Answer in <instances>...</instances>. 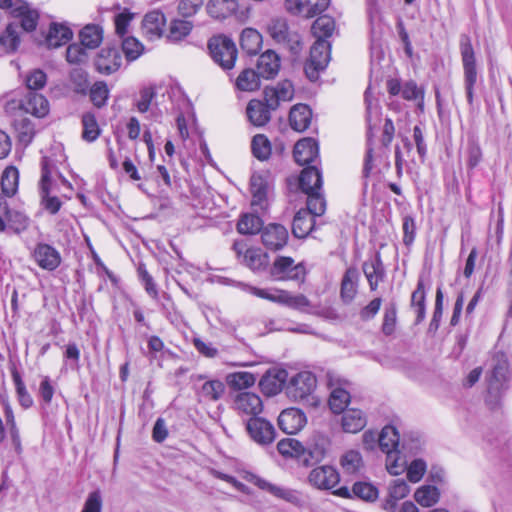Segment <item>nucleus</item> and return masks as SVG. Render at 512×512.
Here are the masks:
<instances>
[{"label": "nucleus", "instance_id": "obj_44", "mask_svg": "<svg viewBox=\"0 0 512 512\" xmlns=\"http://www.w3.org/2000/svg\"><path fill=\"white\" fill-rule=\"evenodd\" d=\"M193 24L187 20L174 19L170 22L167 39L171 42H178L188 36Z\"/></svg>", "mask_w": 512, "mask_h": 512}, {"label": "nucleus", "instance_id": "obj_22", "mask_svg": "<svg viewBox=\"0 0 512 512\" xmlns=\"http://www.w3.org/2000/svg\"><path fill=\"white\" fill-rule=\"evenodd\" d=\"M166 19L162 12L155 10L147 13L142 21V31L149 40L159 39L163 34Z\"/></svg>", "mask_w": 512, "mask_h": 512}, {"label": "nucleus", "instance_id": "obj_28", "mask_svg": "<svg viewBox=\"0 0 512 512\" xmlns=\"http://www.w3.org/2000/svg\"><path fill=\"white\" fill-rule=\"evenodd\" d=\"M367 424L365 414L359 409H348L343 412L341 426L346 433H358Z\"/></svg>", "mask_w": 512, "mask_h": 512}, {"label": "nucleus", "instance_id": "obj_39", "mask_svg": "<svg viewBox=\"0 0 512 512\" xmlns=\"http://www.w3.org/2000/svg\"><path fill=\"white\" fill-rule=\"evenodd\" d=\"M282 305H286L292 309H296L302 312L317 314V312L313 309L309 299L303 294H291L290 292L284 290Z\"/></svg>", "mask_w": 512, "mask_h": 512}, {"label": "nucleus", "instance_id": "obj_7", "mask_svg": "<svg viewBox=\"0 0 512 512\" xmlns=\"http://www.w3.org/2000/svg\"><path fill=\"white\" fill-rule=\"evenodd\" d=\"M330 60V44L326 40H316L310 50L309 60L305 64V73L311 81L318 79Z\"/></svg>", "mask_w": 512, "mask_h": 512}, {"label": "nucleus", "instance_id": "obj_25", "mask_svg": "<svg viewBox=\"0 0 512 512\" xmlns=\"http://www.w3.org/2000/svg\"><path fill=\"white\" fill-rule=\"evenodd\" d=\"M280 69V58L272 50H267L260 55L257 62V74L261 78L271 79L275 77Z\"/></svg>", "mask_w": 512, "mask_h": 512}, {"label": "nucleus", "instance_id": "obj_26", "mask_svg": "<svg viewBox=\"0 0 512 512\" xmlns=\"http://www.w3.org/2000/svg\"><path fill=\"white\" fill-rule=\"evenodd\" d=\"M225 392V385L220 380H206L196 389L199 401L216 402L220 400Z\"/></svg>", "mask_w": 512, "mask_h": 512}, {"label": "nucleus", "instance_id": "obj_9", "mask_svg": "<svg viewBox=\"0 0 512 512\" xmlns=\"http://www.w3.org/2000/svg\"><path fill=\"white\" fill-rule=\"evenodd\" d=\"M250 190L253 210L257 213L265 212L268 209L269 193L271 190V183L268 177L262 174H253L250 180Z\"/></svg>", "mask_w": 512, "mask_h": 512}, {"label": "nucleus", "instance_id": "obj_47", "mask_svg": "<svg viewBox=\"0 0 512 512\" xmlns=\"http://www.w3.org/2000/svg\"><path fill=\"white\" fill-rule=\"evenodd\" d=\"M19 172L15 167H7L1 178L2 193L7 196H13L18 189Z\"/></svg>", "mask_w": 512, "mask_h": 512}, {"label": "nucleus", "instance_id": "obj_52", "mask_svg": "<svg viewBox=\"0 0 512 512\" xmlns=\"http://www.w3.org/2000/svg\"><path fill=\"white\" fill-rule=\"evenodd\" d=\"M411 306L417 314L416 322H421L425 318V289L422 280L418 281L417 288L412 293Z\"/></svg>", "mask_w": 512, "mask_h": 512}, {"label": "nucleus", "instance_id": "obj_18", "mask_svg": "<svg viewBox=\"0 0 512 512\" xmlns=\"http://www.w3.org/2000/svg\"><path fill=\"white\" fill-rule=\"evenodd\" d=\"M306 423L305 414L297 408L283 410L278 417L280 429L287 434H295L300 431Z\"/></svg>", "mask_w": 512, "mask_h": 512}, {"label": "nucleus", "instance_id": "obj_16", "mask_svg": "<svg viewBox=\"0 0 512 512\" xmlns=\"http://www.w3.org/2000/svg\"><path fill=\"white\" fill-rule=\"evenodd\" d=\"M32 255L35 262L44 270L53 271L61 264L60 253L49 244H37Z\"/></svg>", "mask_w": 512, "mask_h": 512}, {"label": "nucleus", "instance_id": "obj_54", "mask_svg": "<svg viewBox=\"0 0 512 512\" xmlns=\"http://www.w3.org/2000/svg\"><path fill=\"white\" fill-rule=\"evenodd\" d=\"M278 452L286 457H300L302 459L303 445L293 438H285L277 444Z\"/></svg>", "mask_w": 512, "mask_h": 512}, {"label": "nucleus", "instance_id": "obj_21", "mask_svg": "<svg viewBox=\"0 0 512 512\" xmlns=\"http://www.w3.org/2000/svg\"><path fill=\"white\" fill-rule=\"evenodd\" d=\"M20 109L37 118H43L49 113V102L43 95L29 91L21 101Z\"/></svg>", "mask_w": 512, "mask_h": 512}, {"label": "nucleus", "instance_id": "obj_49", "mask_svg": "<svg viewBox=\"0 0 512 512\" xmlns=\"http://www.w3.org/2000/svg\"><path fill=\"white\" fill-rule=\"evenodd\" d=\"M410 491L408 484L403 479L394 480L389 487V499L386 508H394L396 502L405 498Z\"/></svg>", "mask_w": 512, "mask_h": 512}, {"label": "nucleus", "instance_id": "obj_40", "mask_svg": "<svg viewBox=\"0 0 512 512\" xmlns=\"http://www.w3.org/2000/svg\"><path fill=\"white\" fill-rule=\"evenodd\" d=\"M235 86L240 91H256L260 87V77L253 69H244L237 77Z\"/></svg>", "mask_w": 512, "mask_h": 512}, {"label": "nucleus", "instance_id": "obj_14", "mask_svg": "<svg viewBox=\"0 0 512 512\" xmlns=\"http://www.w3.org/2000/svg\"><path fill=\"white\" fill-rule=\"evenodd\" d=\"M233 408L240 415L257 417L263 410V402L256 393L239 392L234 396Z\"/></svg>", "mask_w": 512, "mask_h": 512}, {"label": "nucleus", "instance_id": "obj_63", "mask_svg": "<svg viewBox=\"0 0 512 512\" xmlns=\"http://www.w3.org/2000/svg\"><path fill=\"white\" fill-rule=\"evenodd\" d=\"M134 14L125 10L117 14L114 18L115 32L119 37H124L128 33V27L132 21Z\"/></svg>", "mask_w": 512, "mask_h": 512}, {"label": "nucleus", "instance_id": "obj_53", "mask_svg": "<svg viewBox=\"0 0 512 512\" xmlns=\"http://www.w3.org/2000/svg\"><path fill=\"white\" fill-rule=\"evenodd\" d=\"M251 149L253 155L261 161L268 159L271 154L270 141L263 134H257L253 137Z\"/></svg>", "mask_w": 512, "mask_h": 512}, {"label": "nucleus", "instance_id": "obj_1", "mask_svg": "<svg viewBox=\"0 0 512 512\" xmlns=\"http://www.w3.org/2000/svg\"><path fill=\"white\" fill-rule=\"evenodd\" d=\"M460 53L463 64L467 101L471 105L473 103L474 85L477 81V69L475 52L471 40L467 35H462L460 38Z\"/></svg>", "mask_w": 512, "mask_h": 512}, {"label": "nucleus", "instance_id": "obj_56", "mask_svg": "<svg viewBox=\"0 0 512 512\" xmlns=\"http://www.w3.org/2000/svg\"><path fill=\"white\" fill-rule=\"evenodd\" d=\"M70 81L73 91L78 94L85 95L89 90L90 83L88 80V74L80 68H75L71 71Z\"/></svg>", "mask_w": 512, "mask_h": 512}, {"label": "nucleus", "instance_id": "obj_5", "mask_svg": "<svg viewBox=\"0 0 512 512\" xmlns=\"http://www.w3.org/2000/svg\"><path fill=\"white\" fill-rule=\"evenodd\" d=\"M316 385L317 379L313 373L301 371L289 379L285 392L292 401H303L312 395Z\"/></svg>", "mask_w": 512, "mask_h": 512}, {"label": "nucleus", "instance_id": "obj_20", "mask_svg": "<svg viewBox=\"0 0 512 512\" xmlns=\"http://www.w3.org/2000/svg\"><path fill=\"white\" fill-rule=\"evenodd\" d=\"M287 378L288 373L284 369L269 370L260 380L261 389L265 394L274 396L286 387Z\"/></svg>", "mask_w": 512, "mask_h": 512}, {"label": "nucleus", "instance_id": "obj_58", "mask_svg": "<svg viewBox=\"0 0 512 512\" xmlns=\"http://www.w3.org/2000/svg\"><path fill=\"white\" fill-rule=\"evenodd\" d=\"M122 50L128 61H134L143 53L144 46L135 37H126L122 41Z\"/></svg>", "mask_w": 512, "mask_h": 512}, {"label": "nucleus", "instance_id": "obj_6", "mask_svg": "<svg viewBox=\"0 0 512 512\" xmlns=\"http://www.w3.org/2000/svg\"><path fill=\"white\" fill-rule=\"evenodd\" d=\"M509 378V363L503 353H496L492 358L491 371L487 375V389L491 396H499L506 389Z\"/></svg>", "mask_w": 512, "mask_h": 512}, {"label": "nucleus", "instance_id": "obj_23", "mask_svg": "<svg viewBox=\"0 0 512 512\" xmlns=\"http://www.w3.org/2000/svg\"><path fill=\"white\" fill-rule=\"evenodd\" d=\"M11 14L14 17L21 19L20 25L23 30L27 32L35 30L39 19V13L37 10L32 9L27 2L23 0H16Z\"/></svg>", "mask_w": 512, "mask_h": 512}, {"label": "nucleus", "instance_id": "obj_51", "mask_svg": "<svg viewBox=\"0 0 512 512\" xmlns=\"http://www.w3.org/2000/svg\"><path fill=\"white\" fill-rule=\"evenodd\" d=\"M341 466L348 474H355L363 467V460L360 452L349 450L341 457Z\"/></svg>", "mask_w": 512, "mask_h": 512}, {"label": "nucleus", "instance_id": "obj_42", "mask_svg": "<svg viewBox=\"0 0 512 512\" xmlns=\"http://www.w3.org/2000/svg\"><path fill=\"white\" fill-rule=\"evenodd\" d=\"M414 499L422 507H432L438 503L440 492L435 486L424 485L415 491Z\"/></svg>", "mask_w": 512, "mask_h": 512}, {"label": "nucleus", "instance_id": "obj_24", "mask_svg": "<svg viewBox=\"0 0 512 512\" xmlns=\"http://www.w3.org/2000/svg\"><path fill=\"white\" fill-rule=\"evenodd\" d=\"M319 148L312 138L299 140L294 147V158L299 165H308L318 157Z\"/></svg>", "mask_w": 512, "mask_h": 512}, {"label": "nucleus", "instance_id": "obj_4", "mask_svg": "<svg viewBox=\"0 0 512 512\" xmlns=\"http://www.w3.org/2000/svg\"><path fill=\"white\" fill-rule=\"evenodd\" d=\"M232 249L240 263L253 271H262L269 264L267 253L263 252L260 248L249 247L248 243L243 239L235 240Z\"/></svg>", "mask_w": 512, "mask_h": 512}, {"label": "nucleus", "instance_id": "obj_50", "mask_svg": "<svg viewBox=\"0 0 512 512\" xmlns=\"http://www.w3.org/2000/svg\"><path fill=\"white\" fill-rule=\"evenodd\" d=\"M349 402L350 394L345 389L337 387L331 391L329 406L334 413L344 412Z\"/></svg>", "mask_w": 512, "mask_h": 512}, {"label": "nucleus", "instance_id": "obj_59", "mask_svg": "<svg viewBox=\"0 0 512 512\" xmlns=\"http://www.w3.org/2000/svg\"><path fill=\"white\" fill-rule=\"evenodd\" d=\"M386 454V469L391 475L397 476L406 470V462L402 459L398 450Z\"/></svg>", "mask_w": 512, "mask_h": 512}, {"label": "nucleus", "instance_id": "obj_36", "mask_svg": "<svg viewBox=\"0 0 512 512\" xmlns=\"http://www.w3.org/2000/svg\"><path fill=\"white\" fill-rule=\"evenodd\" d=\"M240 45L249 55H255L262 47V36L255 29L246 28L241 33Z\"/></svg>", "mask_w": 512, "mask_h": 512}, {"label": "nucleus", "instance_id": "obj_35", "mask_svg": "<svg viewBox=\"0 0 512 512\" xmlns=\"http://www.w3.org/2000/svg\"><path fill=\"white\" fill-rule=\"evenodd\" d=\"M79 37L82 46L95 49L103 40V30L98 25L88 24L81 30Z\"/></svg>", "mask_w": 512, "mask_h": 512}, {"label": "nucleus", "instance_id": "obj_61", "mask_svg": "<svg viewBox=\"0 0 512 512\" xmlns=\"http://www.w3.org/2000/svg\"><path fill=\"white\" fill-rule=\"evenodd\" d=\"M13 382L16 387V392L20 401V404L24 408H29L33 404V400L26 390L25 384L21 379L20 374L16 371H12Z\"/></svg>", "mask_w": 512, "mask_h": 512}, {"label": "nucleus", "instance_id": "obj_38", "mask_svg": "<svg viewBox=\"0 0 512 512\" xmlns=\"http://www.w3.org/2000/svg\"><path fill=\"white\" fill-rule=\"evenodd\" d=\"M358 272L356 269L346 270L341 283V298L344 302H351L357 293Z\"/></svg>", "mask_w": 512, "mask_h": 512}, {"label": "nucleus", "instance_id": "obj_15", "mask_svg": "<svg viewBox=\"0 0 512 512\" xmlns=\"http://www.w3.org/2000/svg\"><path fill=\"white\" fill-rule=\"evenodd\" d=\"M288 231L280 224H269L263 228L261 239L263 245L272 251L282 249L288 241Z\"/></svg>", "mask_w": 512, "mask_h": 512}, {"label": "nucleus", "instance_id": "obj_37", "mask_svg": "<svg viewBox=\"0 0 512 512\" xmlns=\"http://www.w3.org/2000/svg\"><path fill=\"white\" fill-rule=\"evenodd\" d=\"M256 382V376L247 371L229 373L226 376V383L233 390H243L252 387Z\"/></svg>", "mask_w": 512, "mask_h": 512}, {"label": "nucleus", "instance_id": "obj_45", "mask_svg": "<svg viewBox=\"0 0 512 512\" xmlns=\"http://www.w3.org/2000/svg\"><path fill=\"white\" fill-rule=\"evenodd\" d=\"M81 122L83 126V140L86 142H94L101 133L96 116L91 112H86L83 114Z\"/></svg>", "mask_w": 512, "mask_h": 512}, {"label": "nucleus", "instance_id": "obj_48", "mask_svg": "<svg viewBox=\"0 0 512 512\" xmlns=\"http://www.w3.org/2000/svg\"><path fill=\"white\" fill-rule=\"evenodd\" d=\"M20 44L19 26L18 24L10 23L7 25L3 35H0V47H3L7 52L15 51Z\"/></svg>", "mask_w": 512, "mask_h": 512}, {"label": "nucleus", "instance_id": "obj_62", "mask_svg": "<svg viewBox=\"0 0 512 512\" xmlns=\"http://www.w3.org/2000/svg\"><path fill=\"white\" fill-rule=\"evenodd\" d=\"M352 491L358 498L366 501H374L378 497L377 488L370 483L357 482Z\"/></svg>", "mask_w": 512, "mask_h": 512}, {"label": "nucleus", "instance_id": "obj_2", "mask_svg": "<svg viewBox=\"0 0 512 512\" xmlns=\"http://www.w3.org/2000/svg\"><path fill=\"white\" fill-rule=\"evenodd\" d=\"M267 30L271 38L284 45L293 55H298L302 49L300 35L289 28L288 23L283 18L271 19L267 26Z\"/></svg>", "mask_w": 512, "mask_h": 512}, {"label": "nucleus", "instance_id": "obj_55", "mask_svg": "<svg viewBox=\"0 0 512 512\" xmlns=\"http://www.w3.org/2000/svg\"><path fill=\"white\" fill-rule=\"evenodd\" d=\"M307 194V212H310L313 217L321 216L326 209V202L320 190L313 191Z\"/></svg>", "mask_w": 512, "mask_h": 512}, {"label": "nucleus", "instance_id": "obj_34", "mask_svg": "<svg viewBox=\"0 0 512 512\" xmlns=\"http://www.w3.org/2000/svg\"><path fill=\"white\" fill-rule=\"evenodd\" d=\"M314 227V217L305 209L299 210L294 216L292 233L297 238L306 237Z\"/></svg>", "mask_w": 512, "mask_h": 512}, {"label": "nucleus", "instance_id": "obj_11", "mask_svg": "<svg viewBox=\"0 0 512 512\" xmlns=\"http://www.w3.org/2000/svg\"><path fill=\"white\" fill-rule=\"evenodd\" d=\"M54 186L51 179V170L47 160L42 163V176L40 180L41 203L44 208L51 214H56L61 208V202L57 196H52Z\"/></svg>", "mask_w": 512, "mask_h": 512}, {"label": "nucleus", "instance_id": "obj_41", "mask_svg": "<svg viewBox=\"0 0 512 512\" xmlns=\"http://www.w3.org/2000/svg\"><path fill=\"white\" fill-rule=\"evenodd\" d=\"M256 213L254 211V213L244 214L240 218L237 224V230L240 234L253 235L263 230V220Z\"/></svg>", "mask_w": 512, "mask_h": 512}, {"label": "nucleus", "instance_id": "obj_43", "mask_svg": "<svg viewBox=\"0 0 512 512\" xmlns=\"http://www.w3.org/2000/svg\"><path fill=\"white\" fill-rule=\"evenodd\" d=\"M378 444L385 453L397 451L399 434L395 427L385 426L378 435Z\"/></svg>", "mask_w": 512, "mask_h": 512}, {"label": "nucleus", "instance_id": "obj_29", "mask_svg": "<svg viewBox=\"0 0 512 512\" xmlns=\"http://www.w3.org/2000/svg\"><path fill=\"white\" fill-rule=\"evenodd\" d=\"M312 119V112L305 104H297L293 106L289 114V122L295 131L302 132L306 130Z\"/></svg>", "mask_w": 512, "mask_h": 512}, {"label": "nucleus", "instance_id": "obj_32", "mask_svg": "<svg viewBox=\"0 0 512 512\" xmlns=\"http://www.w3.org/2000/svg\"><path fill=\"white\" fill-rule=\"evenodd\" d=\"M363 272L369 282L370 289L376 290L378 283L384 277V267L379 254L364 262Z\"/></svg>", "mask_w": 512, "mask_h": 512}, {"label": "nucleus", "instance_id": "obj_10", "mask_svg": "<svg viewBox=\"0 0 512 512\" xmlns=\"http://www.w3.org/2000/svg\"><path fill=\"white\" fill-rule=\"evenodd\" d=\"M250 438L261 446L271 444L276 438V430L271 422L262 417H250L246 423Z\"/></svg>", "mask_w": 512, "mask_h": 512}, {"label": "nucleus", "instance_id": "obj_64", "mask_svg": "<svg viewBox=\"0 0 512 512\" xmlns=\"http://www.w3.org/2000/svg\"><path fill=\"white\" fill-rule=\"evenodd\" d=\"M103 500L100 491L88 494L81 512H102Z\"/></svg>", "mask_w": 512, "mask_h": 512}, {"label": "nucleus", "instance_id": "obj_60", "mask_svg": "<svg viewBox=\"0 0 512 512\" xmlns=\"http://www.w3.org/2000/svg\"><path fill=\"white\" fill-rule=\"evenodd\" d=\"M397 322V309L395 304H390L385 308L383 323H382V332L386 335H392L396 328Z\"/></svg>", "mask_w": 512, "mask_h": 512}, {"label": "nucleus", "instance_id": "obj_33", "mask_svg": "<svg viewBox=\"0 0 512 512\" xmlns=\"http://www.w3.org/2000/svg\"><path fill=\"white\" fill-rule=\"evenodd\" d=\"M299 185L304 193L321 190L322 176L320 171L315 166L304 168L299 178Z\"/></svg>", "mask_w": 512, "mask_h": 512}, {"label": "nucleus", "instance_id": "obj_46", "mask_svg": "<svg viewBox=\"0 0 512 512\" xmlns=\"http://www.w3.org/2000/svg\"><path fill=\"white\" fill-rule=\"evenodd\" d=\"M335 30V21L328 15L318 17L312 25V33L317 40H325Z\"/></svg>", "mask_w": 512, "mask_h": 512}, {"label": "nucleus", "instance_id": "obj_30", "mask_svg": "<svg viewBox=\"0 0 512 512\" xmlns=\"http://www.w3.org/2000/svg\"><path fill=\"white\" fill-rule=\"evenodd\" d=\"M13 128L18 141L24 146L29 145L36 134L34 123L23 115L14 118Z\"/></svg>", "mask_w": 512, "mask_h": 512}, {"label": "nucleus", "instance_id": "obj_13", "mask_svg": "<svg viewBox=\"0 0 512 512\" xmlns=\"http://www.w3.org/2000/svg\"><path fill=\"white\" fill-rule=\"evenodd\" d=\"M330 447V440L328 437L317 434L312 437L308 446L303 447L302 462L305 466H310L315 463L321 462Z\"/></svg>", "mask_w": 512, "mask_h": 512}, {"label": "nucleus", "instance_id": "obj_19", "mask_svg": "<svg viewBox=\"0 0 512 512\" xmlns=\"http://www.w3.org/2000/svg\"><path fill=\"white\" fill-rule=\"evenodd\" d=\"M3 216L6 217L7 221L17 232L25 230L29 225V218L22 212L11 211L8 208L4 196L0 194V232L4 231L6 228Z\"/></svg>", "mask_w": 512, "mask_h": 512}, {"label": "nucleus", "instance_id": "obj_31", "mask_svg": "<svg viewBox=\"0 0 512 512\" xmlns=\"http://www.w3.org/2000/svg\"><path fill=\"white\" fill-rule=\"evenodd\" d=\"M72 36L73 33L68 26L52 23L46 36V44L49 48H58L69 42Z\"/></svg>", "mask_w": 512, "mask_h": 512}, {"label": "nucleus", "instance_id": "obj_57", "mask_svg": "<svg viewBox=\"0 0 512 512\" xmlns=\"http://www.w3.org/2000/svg\"><path fill=\"white\" fill-rule=\"evenodd\" d=\"M90 100L97 108H101L106 105L109 97V89L107 84L103 81L94 83L89 89Z\"/></svg>", "mask_w": 512, "mask_h": 512}, {"label": "nucleus", "instance_id": "obj_12", "mask_svg": "<svg viewBox=\"0 0 512 512\" xmlns=\"http://www.w3.org/2000/svg\"><path fill=\"white\" fill-rule=\"evenodd\" d=\"M340 481L338 471L330 465H322L312 469L308 475L311 486L320 490H331Z\"/></svg>", "mask_w": 512, "mask_h": 512}, {"label": "nucleus", "instance_id": "obj_27", "mask_svg": "<svg viewBox=\"0 0 512 512\" xmlns=\"http://www.w3.org/2000/svg\"><path fill=\"white\" fill-rule=\"evenodd\" d=\"M246 114L249 121L254 126L258 127L266 125L271 119L269 108L265 106L263 101L258 99H252L249 101L246 108Z\"/></svg>", "mask_w": 512, "mask_h": 512}, {"label": "nucleus", "instance_id": "obj_17", "mask_svg": "<svg viewBox=\"0 0 512 512\" xmlns=\"http://www.w3.org/2000/svg\"><path fill=\"white\" fill-rule=\"evenodd\" d=\"M122 64V57L116 48H102L98 53L95 66L98 72L102 74H112L116 72Z\"/></svg>", "mask_w": 512, "mask_h": 512}, {"label": "nucleus", "instance_id": "obj_3", "mask_svg": "<svg viewBox=\"0 0 512 512\" xmlns=\"http://www.w3.org/2000/svg\"><path fill=\"white\" fill-rule=\"evenodd\" d=\"M208 47L213 60L224 70L234 67L237 59L235 43L226 36H215L209 40Z\"/></svg>", "mask_w": 512, "mask_h": 512}, {"label": "nucleus", "instance_id": "obj_8", "mask_svg": "<svg viewBox=\"0 0 512 512\" xmlns=\"http://www.w3.org/2000/svg\"><path fill=\"white\" fill-rule=\"evenodd\" d=\"M271 275L278 280H295L303 282L306 269L302 263L295 264L291 257L279 256L273 262Z\"/></svg>", "mask_w": 512, "mask_h": 512}]
</instances>
